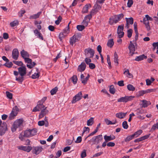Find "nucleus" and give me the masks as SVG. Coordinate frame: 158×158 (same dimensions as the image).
I'll list each match as a JSON object with an SVG mask.
<instances>
[{
    "label": "nucleus",
    "instance_id": "obj_55",
    "mask_svg": "<svg viewBox=\"0 0 158 158\" xmlns=\"http://www.w3.org/2000/svg\"><path fill=\"white\" fill-rule=\"evenodd\" d=\"M24 59V61L25 63L29 64L31 63L32 61V60L31 59L29 58L28 57L25 58Z\"/></svg>",
    "mask_w": 158,
    "mask_h": 158
},
{
    "label": "nucleus",
    "instance_id": "obj_20",
    "mask_svg": "<svg viewBox=\"0 0 158 158\" xmlns=\"http://www.w3.org/2000/svg\"><path fill=\"white\" fill-rule=\"evenodd\" d=\"M42 148L41 147H36L34 148L33 151L35 154L38 155L42 151Z\"/></svg>",
    "mask_w": 158,
    "mask_h": 158
},
{
    "label": "nucleus",
    "instance_id": "obj_2",
    "mask_svg": "<svg viewBox=\"0 0 158 158\" xmlns=\"http://www.w3.org/2000/svg\"><path fill=\"white\" fill-rule=\"evenodd\" d=\"M103 140V137L102 135H100L93 137L91 139L88 141L89 144L91 145L94 144L97 145L99 144Z\"/></svg>",
    "mask_w": 158,
    "mask_h": 158
},
{
    "label": "nucleus",
    "instance_id": "obj_39",
    "mask_svg": "<svg viewBox=\"0 0 158 158\" xmlns=\"http://www.w3.org/2000/svg\"><path fill=\"white\" fill-rule=\"evenodd\" d=\"M36 65V64L34 62L31 61L29 64H27V66L29 69H32Z\"/></svg>",
    "mask_w": 158,
    "mask_h": 158
},
{
    "label": "nucleus",
    "instance_id": "obj_17",
    "mask_svg": "<svg viewBox=\"0 0 158 158\" xmlns=\"http://www.w3.org/2000/svg\"><path fill=\"white\" fill-rule=\"evenodd\" d=\"M78 36L77 35H74L70 38L69 42L70 44L73 45L78 40Z\"/></svg>",
    "mask_w": 158,
    "mask_h": 158
},
{
    "label": "nucleus",
    "instance_id": "obj_9",
    "mask_svg": "<svg viewBox=\"0 0 158 158\" xmlns=\"http://www.w3.org/2000/svg\"><path fill=\"white\" fill-rule=\"evenodd\" d=\"M7 125L5 122H3L0 126V135H3L7 130Z\"/></svg>",
    "mask_w": 158,
    "mask_h": 158
},
{
    "label": "nucleus",
    "instance_id": "obj_45",
    "mask_svg": "<svg viewBox=\"0 0 158 158\" xmlns=\"http://www.w3.org/2000/svg\"><path fill=\"white\" fill-rule=\"evenodd\" d=\"M134 138V137L133 135H131L125 138V141L126 142H128L130 140Z\"/></svg>",
    "mask_w": 158,
    "mask_h": 158
},
{
    "label": "nucleus",
    "instance_id": "obj_10",
    "mask_svg": "<svg viewBox=\"0 0 158 158\" xmlns=\"http://www.w3.org/2000/svg\"><path fill=\"white\" fill-rule=\"evenodd\" d=\"M45 107V106L43 104L39 103L38 102L37 106L33 108L32 111L34 112L39 111L41 110L42 109H44Z\"/></svg>",
    "mask_w": 158,
    "mask_h": 158
},
{
    "label": "nucleus",
    "instance_id": "obj_34",
    "mask_svg": "<svg viewBox=\"0 0 158 158\" xmlns=\"http://www.w3.org/2000/svg\"><path fill=\"white\" fill-rule=\"evenodd\" d=\"M125 19L127 23L131 24H133V19L132 17H131L129 18H126Z\"/></svg>",
    "mask_w": 158,
    "mask_h": 158
},
{
    "label": "nucleus",
    "instance_id": "obj_42",
    "mask_svg": "<svg viewBox=\"0 0 158 158\" xmlns=\"http://www.w3.org/2000/svg\"><path fill=\"white\" fill-rule=\"evenodd\" d=\"M40 74L39 73H35L34 74L31 75V77L33 79H35L38 78L40 77Z\"/></svg>",
    "mask_w": 158,
    "mask_h": 158
},
{
    "label": "nucleus",
    "instance_id": "obj_44",
    "mask_svg": "<svg viewBox=\"0 0 158 158\" xmlns=\"http://www.w3.org/2000/svg\"><path fill=\"white\" fill-rule=\"evenodd\" d=\"M127 88L129 91H133L135 90V88L131 84H129L127 85Z\"/></svg>",
    "mask_w": 158,
    "mask_h": 158
},
{
    "label": "nucleus",
    "instance_id": "obj_12",
    "mask_svg": "<svg viewBox=\"0 0 158 158\" xmlns=\"http://www.w3.org/2000/svg\"><path fill=\"white\" fill-rule=\"evenodd\" d=\"M134 44V43H133L132 41H130L128 47L130 51V53L131 56L134 54V52L135 51V48Z\"/></svg>",
    "mask_w": 158,
    "mask_h": 158
},
{
    "label": "nucleus",
    "instance_id": "obj_49",
    "mask_svg": "<svg viewBox=\"0 0 158 158\" xmlns=\"http://www.w3.org/2000/svg\"><path fill=\"white\" fill-rule=\"evenodd\" d=\"M18 24L17 21H14L10 23V26L11 27H14L16 26Z\"/></svg>",
    "mask_w": 158,
    "mask_h": 158
},
{
    "label": "nucleus",
    "instance_id": "obj_60",
    "mask_svg": "<svg viewBox=\"0 0 158 158\" xmlns=\"http://www.w3.org/2000/svg\"><path fill=\"white\" fill-rule=\"evenodd\" d=\"M150 134H149L148 135H144V136H142L141 137L142 141L148 139L150 136Z\"/></svg>",
    "mask_w": 158,
    "mask_h": 158
},
{
    "label": "nucleus",
    "instance_id": "obj_27",
    "mask_svg": "<svg viewBox=\"0 0 158 158\" xmlns=\"http://www.w3.org/2000/svg\"><path fill=\"white\" fill-rule=\"evenodd\" d=\"M125 71L123 73L124 74H127V76L129 78H132L133 77V76L132 74L129 73V70L128 69L126 68L124 69Z\"/></svg>",
    "mask_w": 158,
    "mask_h": 158
},
{
    "label": "nucleus",
    "instance_id": "obj_48",
    "mask_svg": "<svg viewBox=\"0 0 158 158\" xmlns=\"http://www.w3.org/2000/svg\"><path fill=\"white\" fill-rule=\"evenodd\" d=\"M135 40L133 41V42H134V44L135 45H137L136 41L138 40V38L139 33L138 31L135 32Z\"/></svg>",
    "mask_w": 158,
    "mask_h": 158
},
{
    "label": "nucleus",
    "instance_id": "obj_61",
    "mask_svg": "<svg viewBox=\"0 0 158 158\" xmlns=\"http://www.w3.org/2000/svg\"><path fill=\"white\" fill-rule=\"evenodd\" d=\"M46 99V97H44L40 100L38 102H39V103H41V104H43V103L44 102Z\"/></svg>",
    "mask_w": 158,
    "mask_h": 158
},
{
    "label": "nucleus",
    "instance_id": "obj_26",
    "mask_svg": "<svg viewBox=\"0 0 158 158\" xmlns=\"http://www.w3.org/2000/svg\"><path fill=\"white\" fill-rule=\"evenodd\" d=\"M142 102V107H143L145 108L147 107L148 106L151 104V102L148 101H147L146 100H143L141 101Z\"/></svg>",
    "mask_w": 158,
    "mask_h": 158
},
{
    "label": "nucleus",
    "instance_id": "obj_51",
    "mask_svg": "<svg viewBox=\"0 0 158 158\" xmlns=\"http://www.w3.org/2000/svg\"><path fill=\"white\" fill-rule=\"evenodd\" d=\"M122 126L125 129H127L128 126L126 121H124L122 123Z\"/></svg>",
    "mask_w": 158,
    "mask_h": 158
},
{
    "label": "nucleus",
    "instance_id": "obj_29",
    "mask_svg": "<svg viewBox=\"0 0 158 158\" xmlns=\"http://www.w3.org/2000/svg\"><path fill=\"white\" fill-rule=\"evenodd\" d=\"M104 121L107 125L114 124L117 123L116 120V119L113 122H112L107 118L105 119Z\"/></svg>",
    "mask_w": 158,
    "mask_h": 158
},
{
    "label": "nucleus",
    "instance_id": "obj_35",
    "mask_svg": "<svg viewBox=\"0 0 158 158\" xmlns=\"http://www.w3.org/2000/svg\"><path fill=\"white\" fill-rule=\"evenodd\" d=\"M114 44V42L113 41V39H112L109 40L107 43V45L110 47L111 48Z\"/></svg>",
    "mask_w": 158,
    "mask_h": 158
},
{
    "label": "nucleus",
    "instance_id": "obj_18",
    "mask_svg": "<svg viewBox=\"0 0 158 158\" xmlns=\"http://www.w3.org/2000/svg\"><path fill=\"white\" fill-rule=\"evenodd\" d=\"M86 67V64L84 62H82L80 65L78 66L77 69L80 72L84 71Z\"/></svg>",
    "mask_w": 158,
    "mask_h": 158
},
{
    "label": "nucleus",
    "instance_id": "obj_3",
    "mask_svg": "<svg viewBox=\"0 0 158 158\" xmlns=\"http://www.w3.org/2000/svg\"><path fill=\"white\" fill-rule=\"evenodd\" d=\"M23 120L22 118L16 120L13 123L12 126L11 128L12 131L13 132H15L18 127L22 125Z\"/></svg>",
    "mask_w": 158,
    "mask_h": 158
},
{
    "label": "nucleus",
    "instance_id": "obj_22",
    "mask_svg": "<svg viewBox=\"0 0 158 158\" xmlns=\"http://www.w3.org/2000/svg\"><path fill=\"white\" fill-rule=\"evenodd\" d=\"M127 113V112L124 113L122 112L118 113L116 114L115 116L116 117L122 119L125 117Z\"/></svg>",
    "mask_w": 158,
    "mask_h": 158
},
{
    "label": "nucleus",
    "instance_id": "obj_15",
    "mask_svg": "<svg viewBox=\"0 0 158 158\" xmlns=\"http://www.w3.org/2000/svg\"><path fill=\"white\" fill-rule=\"evenodd\" d=\"M19 52L17 48H14L12 51V57L15 60H17L19 57Z\"/></svg>",
    "mask_w": 158,
    "mask_h": 158
},
{
    "label": "nucleus",
    "instance_id": "obj_30",
    "mask_svg": "<svg viewBox=\"0 0 158 158\" xmlns=\"http://www.w3.org/2000/svg\"><path fill=\"white\" fill-rule=\"evenodd\" d=\"M114 63H115L116 66H117L118 64V56L116 52H115V53H114Z\"/></svg>",
    "mask_w": 158,
    "mask_h": 158
},
{
    "label": "nucleus",
    "instance_id": "obj_14",
    "mask_svg": "<svg viewBox=\"0 0 158 158\" xmlns=\"http://www.w3.org/2000/svg\"><path fill=\"white\" fill-rule=\"evenodd\" d=\"M19 149L21 150H23L27 152H29L32 149V148L31 146H20L18 147Z\"/></svg>",
    "mask_w": 158,
    "mask_h": 158
},
{
    "label": "nucleus",
    "instance_id": "obj_38",
    "mask_svg": "<svg viewBox=\"0 0 158 158\" xmlns=\"http://www.w3.org/2000/svg\"><path fill=\"white\" fill-rule=\"evenodd\" d=\"M71 79L73 83L74 84H76L77 83V76L76 75H73V76L71 78Z\"/></svg>",
    "mask_w": 158,
    "mask_h": 158
},
{
    "label": "nucleus",
    "instance_id": "obj_28",
    "mask_svg": "<svg viewBox=\"0 0 158 158\" xmlns=\"http://www.w3.org/2000/svg\"><path fill=\"white\" fill-rule=\"evenodd\" d=\"M17 114V112H14L13 111H12L11 113L9 116V119L10 120L14 119V118L16 116Z\"/></svg>",
    "mask_w": 158,
    "mask_h": 158
},
{
    "label": "nucleus",
    "instance_id": "obj_47",
    "mask_svg": "<svg viewBox=\"0 0 158 158\" xmlns=\"http://www.w3.org/2000/svg\"><path fill=\"white\" fill-rule=\"evenodd\" d=\"M70 22H69V23L68 27H66L64 30H63V32L64 34L66 35V34H68L69 32V24L70 23Z\"/></svg>",
    "mask_w": 158,
    "mask_h": 158
},
{
    "label": "nucleus",
    "instance_id": "obj_31",
    "mask_svg": "<svg viewBox=\"0 0 158 158\" xmlns=\"http://www.w3.org/2000/svg\"><path fill=\"white\" fill-rule=\"evenodd\" d=\"M94 10H93V13H94L95 12H97L101 8V7L100 5H98L97 3H96L94 6Z\"/></svg>",
    "mask_w": 158,
    "mask_h": 158
},
{
    "label": "nucleus",
    "instance_id": "obj_11",
    "mask_svg": "<svg viewBox=\"0 0 158 158\" xmlns=\"http://www.w3.org/2000/svg\"><path fill=\"white\" fill-rule=\"evenodd\" d=\"M124 25H119L118 28L117 33L118 35V37L120 38L122 37L124 35V33L123 31V30Z\"/></svg>",
    "mask_w": 158,
    "mask_h": 158
},
{
    "label": "nucleus",
    "instance_id": "obj_33",
    "mask_svg": "<svg viewBox=\"0 0 158 158\" xmlns=\"http://www.w3.org/2000/svg\"><path fill=\"white\" fill-rule=\"evenodd\" d=\"M41 12H39L37 14L34 15L30 16L29 19H36L38 18L41 14Z\"/></svg>",
    "mask_w": 158,
    "mask_h": 158
},
{
    "label": "nucleus",
    "instance_id": "obj_5",
    "mask_svg": "<svg viewBox=\"0 0 158 158\" xmlns=\"http://www.w3.org/2000/svg\"><path fill=\"white\" fill-rule=\"evenodd\" d=\"M94 54V50L90 48H88L85 50V55L86 57H93Z\"/></svg>",
    "mask_w": 158,
    "mask_h": 158
},
{
    "label": "nucleus",
    "instance_id": "obj_43",
    "mask_svg": "<svg viewBox=\"0 0 158 158\" xmlns=\"http://www.w3.org/2000/svg\"><path fill=\"white\" fill-rule=\"evenodd\" d=\"M13 62L15 64L19 66H23V64L21 61H17L15 60L13 61Z\"/></svg>",
    "mask_w": 158,
    "mask_h": 158
},
{
    "label": "nucleus",
    "instance_id": "obj_58",
    "mask_svg": "<svg viewBox=\"0 0 158 158\" xmlns=\"http://www.w3.org/2000/svg\"><path fill=\"white\" fill-rule=\"evenodd\" d=\"M133 4V1L132 0H128L127 3V6L128 7H131Z\"/></svg>",
    "mask_w": 158,
    "mask_h": 158
},
{
    "label": "nucleus",
    "instance_id": "obj_16",
    "mask_svg": "<svg viewBox=\"0 0 158 158\" xmlns=\"http://www.w3.org/2000/svg\"><path fill=\"white\" fill-rule=\"evenodd\" d=\"M47 107H45L43 110H42L39 115V119H40L43 117L48 112V110L46 109Z\"/></svg>",
    "mask_w": 158,
    "mask_h": 158
},
{
    "label": "nucleus",
    "instance_id": "obj_63",
    "mask_svg": "<svg viewBox=\"0 0 158 158\" xmlns=\"http://www.w3.org/2000/svg\"><path fill=\"white\" fill-rule=\"evenodd\" d=\"M89 68L91 69H93L95 67V65L92 63H90L89 64Z\"/></svg>",
    "mask_w": 158,
    "mask_h": 158
},
{
    "label": "nucleus",
    "instance_id": "obj_64",
    "mask_svg": "<svg viewBox=\"0 0 158 158\" xmlns=\"http://www.w3.org/2000/svg\"><path fill=\"white\" fill-rule=\"evenodd\" d=\"M3 38L5 40H6L9 38L8 34L6 33H4L3 34Z\"/></svg>",
    "mask_w": 158,
    "mask_h": 158
},
{
    "label": "nucleus",
    "instance_id": "obj_41",
    "mask_svg": "<svg viewBox=\"0 0 158 158\" xmlns=\"http://www.w3.org/2000/svg\"><path fill=\"white\" fill-rule=\"evenodd\" d=\"M3 65L8 67V68H11L13 65L12 63L11 62H6L4 64H3Z\"/></svg>",
    "mask_w": 158,
    "mask_h": 158
},
{
    "label": "nucleus",
    "instance_id": "obj_13",
    "mask_svg": "<svg viewBox=\"0 0 158 158\" xmlns=\"http://www.w3.org/2000/svg\"><path fill=\"white\" fill-rule=\"evenodd\" d=\"M19 74L20 76H24L26 73L27 69L24 66H22L19 67L18 69Z\"/></svg>",
    "mask_w": 158,
    "mask_h": 158
},
{
    "label": "nucleus",
    "instance_id": "obj_37",
    "mask_svg": "<svg viewBox=\"0 0 158 158\" xmlns=\"http://www.w3.org/2000/svg\"><path fill=\"white\" fill-rule=\"evenodd\" d=\"M115 89L114 88V86L113 85H111L110 87L109 91L110 93L112 94H114L115 93Z\"/></svg>",
    "mask_w": 158,
    "mask_h": 158
},
{
    "label": "nucleus",
    "instance_id": "obj_52",
    "mask_svg": "<svg viewBox=\"0 0 158 158\" xmlns=\"http://www.w3.org/2000/svg\"><path fill=\"white\" fill-rule=\"evenodd\" d=\"M132 30L131 29H129L127 31V37L128 38H131L132 36Z\"/></svg>",
    "mask_w": 158,
    "mask_h": 158
},
{
    "label": "nucleus",
    "instance_id": "obj_50",
    "mask_svg": "<svg viewBox=\"0 0 158 158\" xmlns=\"http://www.w3.org/2000/svg\"><path fill=\"white\" fill-rule=\"evenodd\" d=\"M85 25H77V29L79 31H82L85 29Z\"/></svg>",
    "mask_w": 158,
    "mask_h": 158
},
{
    "label": "nucleus",
    "instance_id": "obj_1",
    "mask_svg": "<svg viewBox=\"0 0 158 158\" xmlns=\"http://www.w3.org/2000/svg\"><path fill=\"white\" fill-rule=\"evenodd\" d=\"M37 132V129L34 128L32 129H29L22 132L19 136V138L23 140V138H29L36 135Z\"/></svg>",
    "mask_w": 158,
    "mask_h": 158
},
{
    "label": "nucleus",
    "instance_id": "obj_62",
    "mask_svg": "<svg viewBox=\"0 0 158 158\" xmlns=\"http://www.w3.org/2000/svg\"><path fill=\"white\" fill-rule=\"evenodd\" d=\"M115 145V143L112 142H110L109 143H108L107 144V146L111 147L114 146Z\"/></svg>",
    "mask_w": 158,
    "mask_h": 158
},
{
    "label": "nucleus",
    "instance_id": "obj_54",
    "mask_svg": "<svg viewBox=\"0 0 158 158\" xmlns=\"http://www.w3.org/2000/svg\"><path fill=\"white\" fill-rule=\"evenodd\" d=\"M6 94L7 98H9L10 99H11L12 98V94L8 91H6Z\"/></svg>",
    "mask_w": 158,
    "mask_h": 158
},
{
    "label": "nucleus",
    "instance_id": "obj_25",
    "mask_svg": "<svg viewBox=\"0 0 158 158\" xmlns=\"http://www.w3.org/2000/svg\"><path fill=\"white\" fill-rule=\"evenodd\" d=\"M147 58V56H145L144 54H143L139 56H136L135 59V60L136 61H139L142 60L144 59H146Z\"/></svg>",
    "mask_w": 158,
    "mask_h": 158
},
{
    "label": "nucleus",
    "instance_id": "obj_24",
    "mask_svg": "<svg viewBox=\"0 0 158 158\" xmlns=\"http://www.w3.org/2000/svg\"><path fill=\"white\" fill-rule=\"evenodd\" d=\"M91 7L90 4H87L83 8L82 12L83 13H86L88 12V9Z\"/></svg>",
    "mask_w": 158,
    "mask_h": 158
},
{
    "label": "nucleus",
    "instance_id": "obj_57",
    "mask_svg": "<svg viewBox=\"0 0 158 158\" xmlns=\"http://www.w3.org/2000/svg\"><path fill=\"white\" fill-rule=\"evenodd\" d=\"M86 156V150H84L81 154V157L82 158L85 157Z\"/></svg>",
    "mask_w": 158,
    "mask_h": 158
},
{
    "label": "nucleus",
    "instance_id": "obj_7",
    "mask_svg": "<svg viewBox=\"0 0 158 158\" xmlns=\"http://www.w3.org/2000/svg\"><path fill=\"white\" fill-rule=\"evenodd\" d=\"M93 10H92L90 14L86 16L84 18L83 21L82 22V24L83 25L85 26H87L88 24V23L89 22L90 19L91 18L92 15H93Z\"/></svg>",
    "mask_w": 158,
    "mask_h": 158
},
{
    "label": "nucleus",
    "instance_id": "obj_59",
    "mask_svg": "<svg viewBox=\"0 0 158 158\" xmlns=\"http://www.w3.org/2000/svg\"><path fill=\"white\" fill-rule=\"evenodd\" d=\"M25 13V11L24 10H21L19 12V15L20 17L23 16V14Z\"/></svg>",
    "mask_w": 158,
    "mask_h": 158
},
{
    "label": "nucleus",
    "instance_id": "obj_32",
    "mask_svg": "<svg viewBox=\"0 0 158 158\" xmlns=\"http://www.w3.org/2000/svg\"><path fill=\"white\" fill-rule=\"evenodd\" d=\"M94 123V118L91 117L87 122V125L88 126H92Z\"/></svg>",
    "mask_w": 158,
    "mask_h": 158
},
{
    "label": "nucleus",
    "instance_id": "obj_40",
    "mask_svg": "<svg viewBox=\"0 0 158 158\" xmlns=\"http://www.w3.org/2000/svg\"><path fill=\"white\" fill-rule=\"evenodd\" d=\"M58 88L57 87H56L52 89L50 91V93L52 95H53L56 94L58 90Z\"/></svg>",
    "mask_w": 158,
    "mask_h": 158
},
{
    "label": "nucleus",
    "instance_id": "obj_19",
    "mask_svg": "<svg viewBox=\"0 0 158 158\" xmlns=\"http://www.w3.org/2000/svg\"><path fill=\"white\" fill-rule=\"evenodd\" d=\"M124 15L123 14H121L117 15H115L114 16V18L115 19V23H117L119 21L123 18Z\"/></svg>",
    "mask_w": 158,
    "mask_h": 158
},
{
    "label": "nucleus",
    "instance_id": "obj_8",
    "mask_svg": "<svg viewBox=\"0 0 158 158\" xmlns=\"http://www.w3.org/2000/svg\"><path fill=\"white\" fill-rule=\"evenodd\" d=\"M82 97L81 92H79L73 97V100L72 101V103H74L77 102L79 101L82 98Z\"/></svg>",
    "mask_w": 158,
    "mask_h": 158
},
{
    "label": "nucleus",
    "instance_id": "obj_56",
    "mask_svg": "<svg viewBox=\"0 0 158 158\" xmlns=\"http://www.w3.org/2000/svg\"><path fill=\"white\" fill-rule=\"evenodd\" d=\"M88 57H87L85 59V62L87 64H89L91 62V60Z\"/></svg>",
    "mask_w": 158,
    "mask_h": 158
},
{
    "label": "nucleus",
    "instance_id": "obj_23",
    "mask_svg": "<svg viewBox=\"0 0 158 158\" xmlns=\"http://www.w3.org/2000/svg\"><path fill=\"white\" fill-rule=\"evenodd\" d=\"M115 136L114 135L112 136H107V135H105L104 137V138L106 141L108 142V141H111L112 140L114 139H115Z\"/></svg>",
    "mask_w": 158,
    "mask_h": 158
},
{
    "label": "nucleus",
    "instance_id": "obj_6",
    "mask_svg": "<svg viewBox=\"0 0 158 158\" xmlns=\"http://www.w3.org/2000/svg\"><path fill=\"white\" fill-rule=\"evenodd\" d=\"M134 97L132 96H125L124 97H122L117 100L118 102H127L131 100L134 98Z\"/></svg>",
    "mask_w": 158,
    "mask_h": 158
},
{
    "label": "nucleus",
    "instance_id": "obj_4",
    "mask_svg": "<svg viewBox=\"0 0 158 158\" xmlns=\"http://www.w3.org/2000/svg\"><path fill=\"white\" fill-rule=\"evenodd\" d=\"M152 19L148 15H146L145 17L143 19V23L145 25L146 28L148 31L150 30V27L149 25V21H152Z\"/></svg>",
    "mask_w": 158,
    "mask_h": 158
},
{
    "label": "nucleus",
    "instance_id": "obj_53",
    "mask_svg": "<svg viewBox=\"0 0 158 158\" xmlns=\"http://www.w3.org/2000/svg\"><path fill=\"white\" fill-rule=\"evenodd\" d=\"M158 122L155 124H154L152 127L151 129V131H154L156 128H157L158 129Z\"/></svg>",
    "mask_w": 158,
    "mask_h": 158
},
{
    "label": "nucleus",
    "instance_id": "obj_46",
    "mask_svg": "<svg viewBox=\"0 0 158 158\" xmlns=\"http://www.w3.org/2000/svg\"><path fill=\"white\" fill-rule=\"evenodd\" d=\"M16 80L20 82L21 83H22L24 80L23 76H21V77H16Z\"/></svg>",
    "mask_w": 158,
    "mask_h": 158
},
{
    "label": "nucleus",
    "instance_id": "obj_36",
    "mask_svg": "<svg viewBox=\"0 0 158 158\" xmlns=\"http://www.w3.org/2000/svg\"><path fill=\"white\" fill-rule=\"evenodd\" d=\"M142 132V131L141 130H139L135 132L134 134H133L134 137H137L139 136Z\"/></svg>",
    "mask_w": 158,
    "mask_h": 158
},
{
    "label": "nucleus",
    "instance_id": "obj_21",
    "mask_svg": "<svg viewBox=\"0 0 158 158\" xmlns=\"http://www.w3.org/2000/svg\"><path fill=\"white\" fill-rule=\"evenodd\" d=\"M20 54L22 57L24 59H25V58L29 57V54L28 52L23 49L20 52Z\"/></svg>",
    "mask_w": 158,
    "mask_h": 158
}]
</instances>
